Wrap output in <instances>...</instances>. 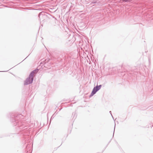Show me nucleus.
I'll use <instances>...</instances> for the list:
<instances>
[{
	"label": "nucleus",
	"instance_id": "f257e3e1",
	"mask_svg": "<svg viewBox=\"0 0 153 153\" xmlns=\"http://www.w3.org/2000/svg\"><path fill=\"white\" fill-rule=\"evenodd\" d=\"M23 117L22 115L19 114L13 117H12L11 121L12 125L14 126H16L19 129H27V126L25 125L23 123H22V120Z\"/></svg>",
	"mask_w": 153,
	"mask_h": 153
},
{
	"label": "nucleus",
	"instance_id": "20e7f679",
	"mask_svg": "<svg viewBox=\"0 0 153 153\" xmlns=\"http://www.w3.org/2000/svg\"><path fill=\"white\" fill-rule=\"evenodd\" d=\"M44 15L45 13L43 12H42L39 14L38 16L40 21H43L45 19L46 16Z\"/></svg>",
	"mask_w": 153,
	"mask_h": 153
},
{
	"label": "nucleus",
	"instance_id": "f03ea898",
	"mask_svg": "<svg viewBox=\"0 0 153 153\" xmlns=\"http://www.w3.org/2000/svg\"><path fill=\"white\" fill-rule=\"evenodd\" d=\"M101 86L102 85H97L96 86L94 87L93 88L89 97H91L95 94L101 88Z\"/></svg>",
	"mask_w": 153,
	"mask_h": 153
},
{
	"label": "nucleus",
	"instance_id": "9b49d317",
	"mask_svg": "<svg viewBox=\"0 0 153 153\" xmlns=\"http://www.w3.org/2000/svg\"><path fill=\"white\" fill-rule=\"evenodd\" d=\"M0 71V72H6V71Z\"/></svg>",
	"mask_w": 153,
	"mask_h": 153
},
{
	"label": "nucleus",
	"instance_id": "39448f33",
	"mask_svg": "<svg viewBox=\"0 0 153 153\" xmlns=\"http://www.w3.org/2000/svg\"><path fill=\"white\" fill-rule=\"evenodd\" d=\"M38 69L34 70L32 71L30 74V76H32L33 77L34 74H36L38 72Z\"/></svg>",
	"mask_w": 153,
	"mask_h": 153
},
{
	"label": "nucleus",
	"instance_id": "6e6552de",
	"mask_svg": "<svg viewBox=\"0 0 153 153\" xmlns=\"http://www.w3.org/2000/svg\"><path fill=\"white\" fill-rule=\"evenodd\" d=\"M109 113L111 114V116H112V117H113V119H114V118H113V116H112V114H111V111H109Z\"/></svg>",
	"mask_w": 153,
	"mask_h": 153
},
{
	"label": "nucleus",
	"instance_id": "0eeeda50",
	"mask_svg": "<svg viewBox=\"0 0 153 153\" xmlns=\"http://www.w3.org/2000/svg\"><path fill=\"white\" fill-rule=\"evenodd\" d=\"M123 1H125V2L129 1V0H123Z\"/></svg>",
	"mask_w": 153,
	"mask_h": 153
},
{
	"label": "nucleus",
	"instance_id": "1a4fd4ad",
	"mask_svg": "<svg viewBox=\"0 0 153 153\" xmlns=\"http://www.w3.org/2000/svg\"><path fill=\"white\" fill-rule=\"evenodd\" d=\"M115 126H114V130H115ZM114 135V133H113V136Z\"/></svg>",
	"mask_w": 153,
	"mask_h": 153
},
{
	"label": "nucleus",
	"instance_id": "7ed1b4c3",
	"mask_svg": "<svg viewBox=\"0 0 153 153\" xmlns=\"http://www.w3.org/2000/svg\"><path fill=\"white\" fill-rule=\"evenodd\" d=\"M33 77L32 76H30V74L29 77L25 81L24 85H26L32 83L33 81Z\"/></svg>",
	"mask_w": 153,
	"mask_h": 153
},
{
	"label": "nucleus",
	"instance_id": "9d476101",
	"mask_svg": "<svg viewBox=\"0 0 153 153\" xmlns=\"http://www.w3.org/2000/svg\"><path fill=\"white\" fill-rule=\"evenodd\" d=\"M92 3H96V2H92Z\"/></svg>",
	"mask_w": 153,
	"mask_h": 153
},
{
	"label": "nucleus",
	"instance_id": "f8f14e48",
	"mask_svg": "<svg viewBox=\"0 0 153 153\" xmlns=\"http://www.w3.org/2000/svg\"><path fill=\"white\" fill-rule=\"evenodd\" d=\"M149 61H150V59H149Z\"/></svg>",
	"mask_w": 153,
	"mask_h": 153
},
{
	"label": "nucleus",
	"instance_id": "423d86ee",
	"mask_svg": "<svg viewBox=\"0 0 153 153\" xmlns=\"http://www.w3.org/2000/svg\"><path fill=\"white\" fill-rule=\"evenodd\" d=\"M50 60V59H46L45 60V63H46L48 62Z\"/></svg>",
	"mask_w": 153,
	"mask_h": 153
}]
</instances>
